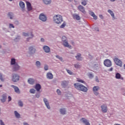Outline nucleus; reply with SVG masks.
<instances>
[{
    "label": "nucleus",
    "instance_id": "nucleus-1",
    "mask_svg": "<svg viewBox=\"0 0 125 125\" xmlns=\"http://www.w3.org/2000/svg\"><path fill=\"white\" fill-rule=\"evenodd\" d=\"M74 87L76 89L80 90L81 91H83V92H87V90H88L86 87L79 83H74Z\"/></svg>",
    "mask_w": 125,
    "mask_h": 125
},
{
    "label": "nucleus",
    "instance_id": "nucleus-2",
    "mask_svg": "<svg viewBox=\"0 0 125 125\" xmlns=\"http://www.w3.org/2000/svg\"><path fill=\"white\" fill-rule=\"evenodd\" d=\"M54 21L56 24H61L63 22V17L60 15H57L53 17Z\"/></svg>",
    "mask_w": 125,
    "mask_h": 125
},
{
    "label": "nucleus",
    "instance_id": "nucleus-3",
    "mask_svg": "<svg viewBox=\"0 0 125 125\" xmlns=\"http://www.w3.org/2000/svg\"><path fill=\"white\" fill-rule=\"evenodd\" d=\"M62 41L63 46H64L65 47H68V48H71V47H72L71 45L69 44V43L68 42V41L67 40V37H66L65 36H62Z\"/></svg>",
    "mask_w": 125,
    "mask_h": 125
},
{
    "label": "nucleus",
    "instance_id": "nucleus-4",
    "mask_svg": "<svg viewBox=\"0 0 125 125\" xmlns=\"http://www.w3.org/2000/svg\"><path fill=\"white\" fill-rule=\"evenodd\" d=\"M19 79H20V76L19 75L17 74H13L12 75V81L14 83H17V82L19 81Z\"/></svg>",
    "mask_w": 125,
    "mask_h": 125
},
{
    "label": "nucleus",
    "instance_id": "nucleus-5",
    "mask_svg": "<svg viewBox=\"0 0 125 125\" xmlns=\"http://www.w3.org/2000/svg\"><path fill=\"white\" fill-rule=\"evenodd\" d=\"M113 60L114 62L117 65V66H119L120 67H122V66H123L122 61H121V60L118 59V58H115Z\"/></svg>",
    "mask_w": 125,
    "mask_h": 125
},
{
    "label": "nucleus",
    "instance_id": "nucleus-6",
    "mask_svg": "<svg viewBox=\"0 0 125 125\" xmlns=\"http://www.w3.org/2000/svg\"><path fill=\"white\" fill-rule=\"evenodd\" d=\"M104 64L106 67H111V66H112V62L109 59H106L104 60Z\"/></svg>",
    "mask_w": 125,
    "mask_h": 125
},
{
    "label": "nucleus",
    "instance_id": "nucleus-7",
    "mask_svg": "<svg viewBox=\"0 0 125 125\" xmlns=\"http://www.w3.org/2000/svg\"><path fill=\"white\" fill-rule=\"evenodd\" d=\"M99 89H100V87L98 86H95L93 87V92L95 95H98L99 94V93L97 92Z\"/></svg>",
    "mask_w": 125,
    "mask_h": 125
},
{
    "label": "nucleus",
    "instance_id": "nucleus-8",
    "mask_svg": "<svg viewBox=\"0 0 125 125\" xmlns=\"http://www.w3.org/2000/svg\"><path fill=\"white\" fill-rule=\"evenodd\" d=\"M101 108L102 109V112H103V113H107V111H108V108L105 104H102L101 106Z\"/></svg>",
    "mask_w": 125,
    "mask_h": 125
},
{
    "label": "nucleus",
    "instance_id": "nucleus-9",
    "mask_svg": "<svg viewBox=\"0 0 125 125\" xmlns=\"http://www.w3.org/2000/svg\"><path fill=\"white\" fill-rule=\"evenodd\" d=\"M39 19L43 22L46 21V16L43 14H40L39 16Z\"/></svg>",
    "mask_w": 125,
    "mask_h": 125
},
{
    "label": "nucleus",
    "instance_id": "nucleus-10",
    "mask_svg": "<svg viewBox=\"0 0 125 125\" xmlns=\"http://www.w3.org/2000/svg\"><path fill=\"white\" fill-rule=\"evenodd\" d=\"M79 10L81 11L82 13H83V14H85V10L84 9V7L82 5H79L78 7Z\"/></svg>",
    "mask_w": 125,
    "mask_h": 125
},
{
    "label": "nucleus",
    "instance_id": "nucleus-11",
    "mask_svg": "<svg viewBox=\"0 0 125 125\" xmlns=\"http://www.w3.org/2000/svg\"><path fill=\"white\" fill-rule=\"evenodd\" d=\"M26 6H27V10L28 11H31V10H32V5L31 4V3H30V2H28V1L26 2Z\"/></svg>",
    "mask_w": 125,
    "mask_h": 125
},
{
    "label": "nucleus",
    "instance_id": "nucleus-12",
    "mask_svg": "<svg viewBox=\"0 0 125 125\" xmlns=\"http://www.w3.org/2000/svg\"><path fill=\"white\" fill-rule=\"evenodd\" d=\"M11 87H13L14 89V90L16 93H20V90H19V88L16 86H14V85H11Z\"/></svg>",
    "mask_w": 125,
    "mask_h": 125
},
{
    "label": "nucleus",
    "instance_id": "nucleus-13",
    "mask_svg": "<svg viewBox=\"0 0 125 125\" xmlns=\"http://www.w3.org/2000/svg\"><path fill=\"white\" fill-rule=\"evenodd\" d=\"M81 121H82V123H83V124H84L85 125H90V124L89 123V122H88L87 121V120H86L85 118H82L81 119Z\"/></svg>",
    "mask_w": 125,
    "mask_h": 125
},
{
    "label": "nucleus",
    "instance_id": "nucleus-14",
    "mask_svg": "<svg viewBox=\"0 0 125 125\" xmlns=\"http://www.w3.org/2000/svg\"><path fill=\"white\" fill-rule=\"evenodd\" d=\"M47 79L48 80H52L53 79V75L50 72H48L46 74Z\"/></svg>",
    "mask_w": 125,
    "mask_h": 125
},
{
    "label": "nucleus",
    "instance_id": "nucleus-15",
    "mask_svg": "<svg viewBox=\"0 0 125 125\" xmlns=\"http://www.w3.org/2000/svg\"><path fill=\"white\" fill-rule=\"evenodd\" d=\"M43 49L44 50L45 52L48 53L50 52V48L47 45H45L43 47Z\"/></svg>",
    "mask_w": 125,
    "mask_h": 125
},
{
    "label": "nucleus",
    "instance_id": "nucleus-16",
    "mask_svg": "<svg viewBox=\"0 0 125 125\" xmlns=\"http://www.w3.org/2000/svg\"><path fill=\"white\" fill-rule=\"evenodd\" d=\"M115 78L116 79H117L118 80H122V81H124V78L122 77L121 75V74L117 73L115 75Z\"/></svg>",
    "mask_w": 125,
    "mask_h": 125
},
{
    "label": "nucleus",
    "instance_id": "nucleus-17",
    "mask_svg": "<svg viewBox=\"0 0 125 125\" xmlns=\"http://www.w3.org/2000/svg\"><path fill=\"white\" fill-rule=\"evenodd\" d=\"M89 14L91 16H92V17L93 18V19H94V20H97V16L95 15L94 12L92 11H90Z\"/></svg>",
    "mask_w": 125,
    "mask_h": 125
},
{
    "label": "nucleus",
    "instance_id": "nucleus-18",
    "mask_svg": "<svg viewBox=\"0 0 125 125\" xmlns=\"http://www.w3.org/2000/svg\"><path fill=\"white\" fill-rule=\"evenodd\" d=\"M43 101L47 108L48 109H50V106L49 105V103H48V101H47V100L46 98H44Z\"/></svg>",
    "mask_w": 125,
    "mask_h": 125
},
{
    "label": "nucleus",
    "instance_id": "nucleus-19",
    "mask_svg": "<svg viewBox=\"0 0 125 125\" xmlns=\"http://www.w3.org/2000/svg\"><path fill=\"white\" fill-rule=\"evenodd\" d=\"M20 69V66L18 65V64H15L13 67L14 71H18V70Z\"/></svg>",
    "mask_w": 125,
    "mask_h": 125
},
{
    "label": "nucleus",
    "instance_id": "nucleus-20",
    "mask_svg": "<svg viewBox=\"0 0 125 125\" xmlns=\"http://www.w3.org/2000/svg\"><path fill=\"white\" fill-rule=\"evenodd\" d=\"M28 83H29V84H34L35 83V80L34 79L29 78L28 80Z\"/></svg>",
    "mask_w": 125,
    "mask_h": 125
},
{
    "label": "nucleus",
    "instance_id": "nucleus-21",
    "mask_svg": "<svg viewBox=\"0 0 125 125\" xmlns=\"http://www.w3.org/2000/svg\"><path fill=\"white\" fill-rule=\"evenodd\" d=\"M35 89H36L37 91H40L42 87L41 86V84H36L35 87Z\"/></svg>",
    "mask_w": 125,
    "mask_h": 125
},
{
    "label": "nucleus",
    "instance_id": "nucleus-22",
    "mask_svg": "<svg viewBox=\"0 0 125 125\" xmlns=\"http://www.w3.org/2000/svg\"><path fill=\"white\" fill-rule=\"evenodd\" d=\"M73 17L74 19H76V20H78V21L81 20V17H80L79 15L74 14L73 15Z\"/></svg>",
    "mask_w": 125,
    "mask_h": 125
},
{
    "label": "nucleus",
    "instance_id": "nucleus-23",
    "mask_svg": "<svg viewBox=\"0 0 125 125\" xmlns=\"http://www.w3.org/2000/svg\"><path fill=\"white\" fill-rule=\"evenodd\" d=\"M19 5L21 8H22V10L25 8V3H23V1H21L19 3Z\"/></svg>",
    "mask_w": 125,
    "mask_h": 125
},
{
    "label": "nucleus",
    "instance_id": "nucleus-24",
    "mask_svg": "<svg viewBox=\"0 0 125 125\" xmlns=\"http://www.w3.org/2000/svg\"><path fill=\"white\" fill-rule=\"evenodd\" d=\"M1 102L4 103L6 100V94H3L2 96V99H1Z\"/></svg>",
    "mask_w": 125,
    "mask_h": 125
},
{
    "label": "nucleus",
    "instance_id": "nucleus-25",
    "mask_svg": "<svg viewBox=\"0 0 125 125\" xmlns=\"http://www.w3.org/2000/svg\"><path fill=\"white\" fill-rule=\"evenodd\" d=\"M60 112L62 115H65L66 114V109L65 108H61L60 110Z\"/></svg>",
    "mask_w": 125,
    "mask_h": 125
},
{
    "label": "nucleus",
    "instance_id": "nucleus-26",
    "mask_svg": "<svg viewBox=\"0 0 125 125\" xmlns=\"http://www.w3.org/2000/svg\"><path fill=\"white\" fill-rule=\"evenodd\" d=\"M81 56H82V55H81V54H78V55L76 56V59H77L78 61L82 60L83 58Z\"/></svg>",
    "mask_w": 125,
    "mask_h": 125
},
{
    "label": "nucleus",
    "instance_id": "nucleus-27",
    "mask_svg": "<svg viewBox=\"0 0 125 125\" xmlns=\"http://www.w3.org/2000/svg\"><path fill=\"white\" fill-rule=\"evenodd\" d=\"M43 1L45 4H50L51 3V0H43Z\"/></svg>",
    "mask_w": 125,
    "mask_h": 125
},
{
    "label": "nucleus",
    "instance_id": "nucleus-28",
    "mask_svg": "<svg viewBox=\"0 0 125 125\" xmlns=\"http://www.w3.org/2000/svg\"><path fill=\"white\" fill-rule=\"evenodd\" d=\"M29 51H30L31 53H35V52H36V49L33 48V47H30Z\"/></svg>",
    "mask_w": 125,
    "mask_h": 125
},
{
    "label": "nucleus",
    "instance_id": "nucleus-29",
    "mask_svg": "<svg viewBox=\"0 0 125 125\" xmlns=\"http://www.w3.org/2000/svg\"><path fill=\"white\" fill-rule=\"evenodd\" d=\"M16 63V61L15 60V59H12L11 60V65H15Z\"/></svg>",
    "mask_w": 125,
    "mask_h": 125
},
{
    "label": "nucleus",
    "instance_id": "nucleus-30",
    "mask_svg": "<svg viewBox=\"0 0 125 125\" xmlns=\"http://www.w3.org/2000/svg\"><path fill=\"white\" fill-rule=\"evenodd\" d=\"M108 12L110 14V15L112 17V18L115 19V15H114V13H113V11L112 10H108Z\"/></svg>",
    "mask_w": 125,
    "mask_h": 125
},
{
    "label": "nucleus",
    "instance_id": "nucleus-31",
    "mask_svg": "<svg viewBox=\"0 0 125 125\" xmlns=\"http://www.w3.org/2000/svg\"><path fill=\"white\" fill-rule=\"evenodd\" d=\"M14 113L15 117H17V119H19V118H20V114L19 113H18V112L16 111H15Z\"/></svg>",
    "mask_w": 125,
    "mask_h": 125
},
{
    "label": "nucleus",
    "instance_id": "nucleus-32",
    "mask_svg": "<svg viewBox=\"0 0 125 125\" xmlns=\"http://www.w3.org/2000/svg\"><path fill=\"white\" fill-rule=\"evenodd\" d=\"M66 21H63L62 24L60 25V28H61V29L65 28V27L66 26Z\"/></svg>",
    "mask_w": 125,
    "mask_h": 125
},
{
    "label": "nucleus",
    "instance_id": "nucleus-33",
    "mask_svg": "<svg viewBox=\"0 0 125 125\" xmlns=\"http://www.w3.org/2000/svg\"><path fill=\"white\" fill-rule=\"evenodd\" d=\"M77 82H78V83H85V82H84L83 80L80 78H77Z\"/></svg>",
    "mask_w": 125,
    "mask_h": 125
},
{
    "label": "nucleus",
    "instance_id": "nucleus-34",
    "mask_svg": "<svg viewBox=\"0 0 125 125\" xmlns=\"http://www.w3.org/2000/svg\"><path fill=\"white\" fill-rule=\"evenodd\" d=\"M62 86H63V87H65L66 85H67V81H62Z\"/></svg>",
    "mask_w": 125,
    "mask_h": 125
},
{
    "label": "nucleus",
    "instance_id": "nucleus-35",
    "mask_svg": "<svg viewBox=\"0 0 125 125\" xmlns=\"http://www.w3.org/2000/svg\"><path fill=\"white\" fill-rule=\"evenodd\" d=\"M81 4H82V5H83L84 6H85V5H86L87 3L86 2V0H83V1L82 2Z\"/></svg>",
    "mask_w": 125,
    "mask_h": 125
},
{
    "label": "nucleus",
    "instance_id": "nucleus-36",
    "mask_svg": "<svg viewBox=\"0 0 125 125\" xmlns=\"http://www.w3.org/2000/svg\"><path fill=\"white\" fill-rule=\"evenodd\" d=\"M36 65L37 66V67H38V68H40V66H41V62H40V61H37L36 62Z\"/></svg>",
    "mask_w": 125,
    "mask_h": 125
},
{
    "label": "nucleus",
    "instance_id": "nucleus-37",
    "mask_svg": "<svg viewBox=\"0 0 125 125\" xmlns=\"http://www.w3.org/2000/svg\"><path fill=\"white\" fill-rule=\"evenodd\" d=\"M8 16H9V17H10L11 19H12V18H13V13H9Z\"/></svg>",
    "mask_w": 125,
    "mask_h": 125
},
{
    "label": "nucleus",
    "instance_id": "nucleus-38",
    "mask_svg": "<svg viewBox=\"0 0 125 125\" xmlns=\"http://www.w3.org/2000/svg\"><path fill=\"white\" fill-rule=\"evenodd\" d=\"M74 67L75 68H76V69H79V68H81V65L79 64H74Z\"/></svg>",
    "mask_w": 125,
    "mask_h": 125
},
{
    "label": "nucleus",
    "instance_id": "nucleus-39",
    "mask_svg": "<svg viewBox=\"0 0 125 125\" xmlns=\"http://www.w3.org/2000/svg\"><path fill=\"white\" fill-rule=\"evenodd\" d=\"M30 93L35 94L36 93V90L35 89H31L29 91Z\"/></svg>",
    "mask_w": 125,
    "mask_h": 125
},
{
    "label": "nucleus",
    "instance_id": "nucleus-40",
    "mask_svg": "<svg viewBox=\"0 0 125 125\" xmlns=\"http://www.w3.org/2000/svg\"><path fill=\"white\" fill-rule=\"evenodd\" d=\"M66 72L69 74V75H73L74 73H73L71 70L66 69Z\"/></svg>",
    "mask_w": 125,
    "mask_h": 125
},
{
    "label": "nucleus",
    "instance_id": "nucleus-41",
    "mask_svg": "<svg viewBox=\"0 0 125 125\" xmlns=\"http://www.w3.org/2000/svg\"><path fill=\"white\" fill-rule=\"evenodd\" d=\"M56 57H57L58 59L61 60V61H63V58H62V57H61L58 55L56 56Z\"/></svg>",
    "mask_w": 125,
    "mask_h": 125
},
{
    "label": "nucleus",
    "instance_id": "nucleus-42",
    "mask_svg": "<svg viewBox=\"0 0 125 125\" xmlns=\"http://www.w3.org/2000/svg\"><path fill=\"white\" fill-rule=\"evenodd\" d=\"M18 104H19V106H20L21 107L23 106V103L22 102H21V101H20L19 102Z\"/></svg>",
    "mask_w": 125,
    "mask_h": 125
},
{
    "label": "nucleus",
    "instance_id": "nucleus-43",
    "mask_svg": "<svg viewBox=\"0 0 125 125\" xmlns=\"http://www.w3.org/2000/svg\"><path fill=\"white\" fill-rule=\"evenodd\" d=\"M44 69L45 70V71H47V70H48V66L45 64L44 66Z\"/></svg>",
    "mask_w": 125,
    "mask_h": 125
},
{
    "label": "nucleus",
    "instance_id": "nucleus-44",
    "mask_svg": "<svg viewBox=\"0 0 125 125\" xmlns=\"http://www.w3.org/2000/svg\"><path fill=\"white\" fill-rule=\"evenodd\" d=\"M0 80L1 81V82H4V79L2 78V75L1 74H0Z\"/></svg>",
    "mask_w": 125,
    "mask_h": 125
},
{
    "label": "nucleus",
    "instance_id": "nucleus-45",
    "mask_svg": "<svg viewBox=\"0 0 125 125\" xmlns=\"http://www.w3.org/2000/svg\"><path fill=\"white\" fill-rule=\"evenodd\" d=\"M57 93L58 95H61V91L59 89L57 90Z\"/></svg>",
    "mask_w": 125,
    "mask_h": 125
},
{
    "label": "nucleus",
    "instance_id": "nucleus-46",
    "mask_svg": "<svg viewBox=\"0 0 125 125\" xmlns=\"http://www.w3.org/2000/svg\"><path fill=\"white\" fill-rule=\"evenodd\" d=\"M23 36H24V37H29V34L23 32Z\"/></svg>",
    "mask_w": 125,
    "mask_h": 125
},
{
    "label": "nucleus",
    "instance_id": "nucleus-47",
    "mask_svg": "<svg viewBox=\"0 0 125 125\" xmlns=\"http://www.w3.org/2000/svg\"><path fill=\"white\" fill-rule=\"evenodd\" d=\"M88 77L89 78H90V79L92 78V77H93V75L91 74H88Z\"/></svg>",
    "mask_w": 125,
    "mask_h": 125
},
{
    "label": "nucleus",
    "instance_id": "nucleus-48",
    "mask_svg": "<svg viewBox=\"0 0 125 125\" xmlns=\"http://www.w3.org/2000/svg\"><path fill=\"white\" fill-rule=\"evenodd\" d=\"M9 28H14V25H13L12 24L10 23L9 24Z\"/></svg>",
    "mask_w": 125,
    "mask_h": 125
},
{
    "label": "nucleus",
    "instance_id": "nucleus-49",
    "mask_svg": "<svg viewBox=\"0 0 125 125\" xmlns=\"http://www.w3.org/2000/svg\"><path fill=\"white\" fill-rule=\"evenodd\" d=\"M0 125H5L4 123L2 122V120L0 121Z\"/></svg>",
    "mask_w": 125,
    "mask_h": 125
},
{
    "label": "nucleus",
    "instance_id": "nucleus-50",
    "mask_svg": "<svg viewBox=\"0 0 125 125\" xmlns=\"http://www.w3.org/2000/svg\"><path fill=\"white\" fill-rule=\"evenodd\" d=\"M32 38H34V35L31 33L29 39H32Z\"/></svg>",
    "mask_w": 125,
    "mask_h": 125
},
{
    "label": "nucleus",
    "instance_id": "nucleus-51",
    "mask_svg": "<svg viewBox=\"0 0 125 125\" xmlns=\"http://www.w3.org/2000/svg\"><path fill=\"white\" fill-rule=\"evenodd\" d=\"M40 94H37L36 95V97L37 98H39L40 97Z\"/></svg>",
    "mask_w": 125,
    "mask_h": 125
},
{
    "label": "nucleus",
    "instance_id": "nucleus-52",
    "mask_svg": "<svg viewBox=\"0 0 125 125\" xmlns=\"http://www.w3.org/2000/svg\"><path fill=\"white\" fill-rule=\"evenodd\" d=\"M8 101H11V97L8 96Z\"/></svg>",
    "mask_w": 125,
    "mask_h": 125
},
{
    "label": "nucleus",
    "instance_id": "nucleus-53",
    "mask_svg": "<svg viewBox=\"0 0 125 125\" xmlns=\"http://www.w3.org/2000/svg\"><path fill=\"white\" fill-rule=\"evenodd\" d=\"M99 17L101 18V19H103V16H102V15H100Z\"/></svg>",
    "mask_w": 125,
    "mask_h": 125
},
{
    "label": "nucleus",
    "instance_id": "nucleus-54",
    "mask_svg": "<svg viewBox=\"0 0 125 125\" xmlns=\"http://www.w3.org/2000/svg\"><path fill=\"white\" fill-rule=\"evenodd\" d=\"M41 42H44V39L43 38H41Z\"/></svg>",
    "mask_w": 125,
    "mask_h": 125
},
{
    "label": "nucleus",
    "instance_id": "nucleus-55",
    "mask_svg": "<svg viewBox=\"0 0 125 125\" xmlns=\"http://www.w3.org/2000/svg\"><path fill=\"white\" fill-rule=\"evenodd\" d=\"M109 71H113V68L111 67L109 69Z\"/></svg>",
    "mask_w": 125,
    "mask_h": 125
},
{
    "label": "nucleus",
    "instance_id": "nucleus-56",
    "mask_svg": "<svg viewBox=\"0 0 125 125\" xmlns=\"http://www.w3.org/2000/svg\"><path fill=\"white\" fill-rule=\"evenodd\" d=\"M96 82H99V80L98 79V78H97L96 79Z\"/></svg>",
    "mask_w": 125,
    "mask_h": 125
},
{
    "label": "nucleus",
    "instance_id": "nucleus-57",
    "mask_svg": "<svg viewBox=\"0 0 125 125\" xmlns=\"http://www.w3.org/2000/svg\"><path fill=\"white\" fill-rule=\"evenodd\" d=\"M110 0V1H115V0Z\"/></svg>",
    "mask_w": 125,
    "mask_h": 125
},
{
    "label": "nucleus",
    "instance_id": "nucleus-58",
    "mask_svg": "<svg viewBox=\"0 0 125 125\" xmlns=\"http://www.w3.org/2000/svg\"><path fill=\"white\" fill-rule=\"evenodd\" d=\"M68 0V1L71 2V1H72V0Z\"/></svg>",
    "mask_w": 125,
    "mask_h": 125
},
{
    "label": "nucleus",
    "instance_id": "nucleus-59",
    "mask_svg": "<svg viewBox=\"0 0 125 125\" xmlns=\"http://www.w3.org/2000/svg\"><path fill=\"white\" fill-rule=\"evenodd\" d=\"M2 86V85H0V87H1Z\"/></svg>",
    "mask_w": 125,
    "mask_h": 125
},
{
    "label": "nucleus",
    "instance_id": "nucleus-60",
    "mask_svg": "<svg viewBox=\"0 0 125 125\" xmlns=\"http://www.w3.org/2000/svg\"><path fill=\"white\" fill-rule=\"evenodd\" d=\"M124 68L125 69V64L124 65Z\"/></svg>",
    "mask_w": 125,
    "mask_h": 125
},
{
    "label": "nucleus",
    "instance_id": "nucleus-61",
    "mask_svg": "<svg viewBox=\"0 0 125 125\" xmlns=\"http://www.w3.org/2000/svg\"><path fill=\"white\" fill-rule=\"evenodd\" d=\"M9 1H12V0H9Z\"/></svg>",
    "mask_w": 125,
    "mask_h": 125
},
{
    "label": "nucleus",
    "instance_id": "nucleus-62",
    "mask_svg": "<svg viewBox=\"0 0 125 125\" xmlns=\"http://www.w3.org/2000/svg\"><path fill=\"white\" fill-rule=\"evenodd\" d=\"M72 44H74V42H72Z\"/></svg>",
    "mask_w": 125,
    "mask_h": 125
},
{
    "label": "nucleus",
    "instance_id": "nucleus-63",
    "mask_svg": "<svg viewBox=\"0 0 125 125\" xmlns=\"http://www.w3.org/2000/svg\"><path fill=\"white\" fill-rule=\"evenodd\" d=\"M28 39H29V38H27V42L29 41V40H28Z\"/></svg>",
    "mask_w": 125,
    "mask_h": 125
},
{
    "label": "nucleus",
    "instance_id": "nucleus-64",
    "mask_svg": "<svg viewBox=\"0 0 125 125\" xmlns=\"http://www.w3.org/2000/svg\"><path fill=\"white\" fill-rule=\"evenodd\" d=\"M1 46L0 45V48H1Z\"/></svg>",
    "mask_w": 125,
    "mask_h": 125
}]
</instances>
